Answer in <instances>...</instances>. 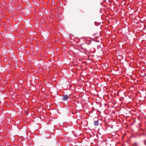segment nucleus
I'll return each instance as SVG.
<instances>
[{
	"label": "nucleus",
	"mask_w": 146,
	"mask_h": 146,
	"mask_svg": "<svg viewBox=\"0 0 146 146\" xmlns=\"http://www.w3.org/2000/svg\"><path fill=\"white\" fill-rule=\"evenodd\" d=\"M94 124L96 126L98 125L99 124V122L98 121H95L94 122Z\"/></svg>",
	"instance_id": "obj_2"
},
{
	"label": "nucleus",
	"mask_w": 146,
	"mask_h": 146,
	"mask_svg": "<svg viewBox=\"0 0 146 146\" xmlns=\"http://www.w3.org/2000/svg\"><path fill=\"white\" fill-rule=\"evenodd\" d=\"M144 143H145V145H146V141H144Z\"/></svg>",
	"instance_id": "obj_4"
},
{
	"label": "nucleus",
	"mask_w": 146,
	"mask_h": 146,
	"mask_svg": "<svg viewBox=\"0 0 146 146\" xmlns=\"http://www.w3.org/2000/svg\"><path fill=\"white\" fill-rule=\"evenodd\" d=\"M68 98V96L67 95H64L62 98V100L63 101H65L67 100Z\"/></svg>",
	"instance_id": "obj_1"
},
{
	"label": "nucleus",
	"mask_w": 146,
	"mask_h": 146,
	"mask_svg": "<svg viewBox=\"0 0 146 146\" xmlns=\"http://www.w3.org/2000/svg\"><path fill=\"white\" fill-rule=\"evenodd\" d=\"M96 22H95V24H96Z\"/></svg>",
	"instance_id": "obj_5"
},
{
	"label": "nucleus",
	"mask_w": 146,
	"mask_h": 146,
	"mask_svg": "<svg viewBox=\"0 0 146 146\" xmlns=\"http://www.w3.org/2000/svg\"><path fill=\"white\" fill-rule=\"evenodd\" d=\"M138 144L137 143H134L132 145V146H138Z\"/></svg>",
	"instance_id": "obj_3"
}]
</instances>
